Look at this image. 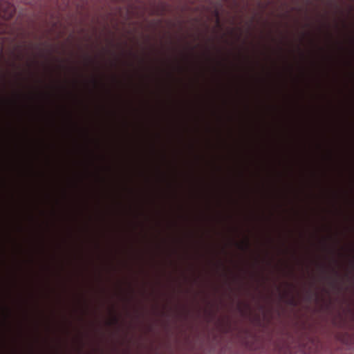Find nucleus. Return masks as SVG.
<instances>
[{"mask_svg": "<svg viewBox=\"0 0 354 354\" xmlns=\"http://www.w3.org/2000/svg\"><path fill=\"white\" fill-rule=\"evenodd\" d=\"M198 37V33L196 32L195 39H196V42L194 46H192L190 44L185 42V35L183 33H180L176 35V43L174 44L171 41L169 44L165 47V57L167 60L172 62V64L169 66H171L174 71L180 70L181 66H183L180 64V62L187 59L194 50L196 53V62L198 61L199 59V55H197V48L199 46V44L197 41Z\"/></svg>", "mask_w": 354, "mask_h": 354, "instance_id": "1", "label": "nucleus"}, {"mask_svg": "<svg viewBox=\"0 0 354 354\" xmlns=\"http://www.w3.org/2000/svg\"><path fill=\"white\" fill-rule=\"evenodd\" d=\"M15 12V9L12 4L0 1V34L9 31L10 27L7 24V21L13 17Z\"/></svg>", "mask_w": 354, "mask_h": 354, "instance_id": "2", "label": "nucleus"}, {"mask_svg": "<svg viewBox=\"0 0 354 354\" xmlns=\"http://www.w3.org/2000/svg\"><path fill=\"white\" fill-rule=\"evenodd\" d=\"M84 62L86 66H88L93 64H95V65H98V63L96 62V60L92 58L88 54L84 55Z\"/></svg>", "mask_w": 354, "mask_h": 354, "instance_id": "3", "label": "nucleus"}, {"mask_svg": "<svg viewBox=\"0 0 354 354\" xmlns=\"http://www.w3.org/2000/svg\"><path fill=\"white\" fill-rule=\"evenodd\" d=\"M119 323V317L118 315H113L111 318L107 322L106 324L108 326L117 325Z\"/></svg>", "mask_w": 354, "mask_h": 354, "instance_id": "4", "label": "nucleus"}, {"mask_svg": "<svg viewBox=\"0 0 354 354\" xmlns=\"http://www.w3.org/2000/svg\"><path fill=\"white\" fill-rule=\"evenodd\" d=\"M1 309L5 313L4 321L7 322V319L9 317V316L10 315V313H11L10 309L8 306H2Z\"/></svg>", "mask_w": 354, "mask_h": 354, "instance_id": "5", "label": "nucleus"}, {"mask_svg": "<svg viewBox=\"0 0 354 354\" xmlns=\"http://www.w3.org/2000/svg\"><path fill=\"white\" fill-rule=\"evenodd\" d=\"M90 84L93 85V87L96 88L99 84V81L95 77H92L89 80Z\"/></svg>", "mask_w": 354, "mask_h": 354, "instance_id": "6", "label": "nucleus"}, {"mask_svg": "<svg viewBox=\"0 0 354 354\" xmlns=\"http://www.w3.org/2000/svg\"><path fill=\"white\" fill-rule=\"evenodd\" d=\"M196 104H197V103H198V96H197V95H196ZM198 106V105L196 104V106ZM198 109V108L196 107V109ZM196 112H198V111H197V110H196ZM198 121H199V116H198V113H196V127H198Z\"/></svg>", "mask_w": 354, "mask_h": 354, "instance_id": "7", "label": "nucleus"}, {"mask_svg": "<svg viewBox=\"0 0 354 354\" xmlns=\"http://www.w3.org/2000/svg\"><path fill=\"white\" fill-rule=\"evenodd\" d=\"M195 66L196 67V82H197L198 81V78H199V74L198 72L197 66L200 67V65H197V64H196Z\"/></svg>", "mask_w": 354, "mask_h": 354, "instance_id": "8", "label": "nucleus"}, {"mask_svg": "<svg viewBox=\"0 0 354 354\" xmlns=\"http://www.w3.org/2000/svg\"><path fill=\"white\" fill-rule=\"evenodd\" d=\"M196 162H197L199 160V154L196 151V156H195Z\"/></svg>", "mask_w": 354, "mask_h": 354, "instance_id": "9", "label": "nucleus"}, {"mask_svg": "<svg viewBox=\"0 0 354 354\" xmlns=\"http://www.w3.org/2000/svg\"><path fill=\"white\" fill-rule=\"evenodd\" d=\"M129 55L134 56V57H137V55L136 53H133L131 50L129 51Z\"/></svg>", "mask_w": 354, "mask_h": 354, "instance_id": "10", "label": "nucleus"}, {"mask_svg": "<svg viewBox=\"0 0 354 354\" xmlns=\"http://www.w3.org/2000/svg\"><path fill=\"white\" fill-rule=\"evenodd\" d=\"M199 132V127H196V134L197 135ZM196 139H198V137H196Z\"/></svg>", "mask_w": 354, "mask_h": 354, "instance_id": "11", "label": "nucleus"}, {"mask_svg": "<svg viewBox=\"0 0 354 354\" xmlns=\"http://www.w3.org/2000/svg\"><path fill=\"white\" fill-rule=\"evenodd\" d=\"M14 95L17 99H19L20 97V95L18 93H15Z\"/></svg>", "mask_w": 354, "mask_h": 354, "instance_id": "12", "label": "nucleus"}, {"mask_svg": "<svg viewBox=\"0 0 354 354\" xmlns=\"http://www.w3.org/2000/svg\"><path fill=\"white\" fill-rule=\"evenodd\" d=\"M118 60V57H115V60L112 62V66H115L116 65V61Z\"/></svg>", "mask_w": 354, "mask_h": 354, "instance_id": "13", "label": "nucleus"}, {"mask_svg": "<svg viewBox=\"0 0 354 354\" xmlns=\"http://www.w3.org/2000/svg\"><path fill=\"white\" fill-rule=\"evenodd\" d=\"M103 51L105 53H109L110 50L108 48H103Z\"/></svg>", "mask_w": 354, "mask_h": 354, "instance_id": "14", "label": "nucleus"}, {"mask_svg": "<svg viewBox=\"0 0 354 354\" xmlns=\"http://www.w3.org/2000/svg\"><path fill=\"white\" fill-rule=\"evenodd\" d=\"M168 75H169V77H173V73H168Z\"/></svg>", "mask_w": 354, "mask_h": 354, "instance_id": "15", "label": "nucleus"}, {"mask_svg": "<svg viewBox=\"0 0 354 354\" xmlns=\"http://www.w3.org/2000/svg\"><path fill=\"white\" fill-rule=\"evenodd\" d=\"M198 216H199L196 214V221L199 219V218H199Z\"/></svg>", "mask_w": 354, "mask_h": 354, "instance_id": "16", "label": "nucleus"}, {"mask_svg": "<svg viewBox=\"0 0 354 354\" xmlns=\"http://www.w3.org/2000/svg\"><path fill=\"white\" fill-rule=\"evenodd\" d=\"M197 175H198V174H196V178H198V176H197ZM197 180H198V179H196V181H197ZM197 183H198L196 182V184H197ZM198 189V188L196 187V189ZM197 192H198V191L196 190V195L198 194Z\"/></svg>", "mask_w": 354, "mask_h": 354, "instance_id": "17", "label": "nucleus"}, {"mask_svg": "<svg viewBox=\"0 0 354 354\" xmlns=\"http://www.w3.org/2000/svg\"><path fill=\"white\" fill-rule=\"evenodd\" d=\"M198 6L196 4V5L194 6V8H195L196 10H197V9H198Z\"/></svg>", "mask_w": 354, "mask_h": 354, "instance_id": "18", "label": "nucleus"}, {"mask_svg": "<svg viewBox=\"0 0 354 354\" xmlns=\"http://www.w3.org/2000/svg\"><path fill=\"white\" fill-rule=\"evenodd\" d=\"M130 291H131V292H133V289L131 287L130 288Z\"/></svg>", "mask_w": 354, "mask_h": 354, "instance_id": "19", "label": "nucleus"}, {"mask_svg": "<svg viewBox=\"0 0 354 354\" xmlns=\"http://www.w3.org/2000/svg\"><path fill=\"white\" fill-rule=\"evenodd\" d=\"M17 59H21V56L20 55H17Z\"/></svg>", "mask_w": 354, "mask_h": 354, "instance_id": "20", "label": "nucleus"}, {"mask_svg": "<svg viewBox=\"0 0 354 354\" xmlns=\"http://www.w3.org/2000/svg\"><path fill=\"white\" fill-rule=\"evenodd\" d=\"M200 158H201V160L202 159V156H201H201H200Z\"/></svg>", "mask_w": 354, "mask_h": 354, "instance_id": "21", "label": "nucleus"}, {"mask_svg": "<svg viewBox=\"0 0 354 354\" xmlns=\"http://www.w3.org/2000/svg\"><path fill=\"white\" fill-rule=\"evenodd\" d=\"M200 179H201V180H202V177L201 176L200 177Z\"/></svg>", "mask_w": 354, "mask_h": 354, "instance_id": "22", "label": "nucleus"}]
</instances>
